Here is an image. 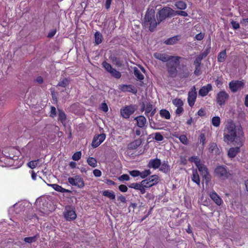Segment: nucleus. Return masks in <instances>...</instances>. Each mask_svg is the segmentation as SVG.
Returning <instances> with one entry per match:
<instances>
[{
	"label": "nucleus",
	"mask_w": 248,
	"mask_h": 248,
	"mask_svg": "<svg viewBox=\"0 0 248 248\" xmlns=\"http://www.w3.org/2000/svg\"><path fill=\"white\" fill-rule=\"evenodd\" d=\"M197 97V92L196 91V88L195 86H193L191 91L188 93L187 101L190 107H192L195 102L196 99Z\"/></svg>",
	"instance_id": "ddd939ff"
},
{
	"label": "nucleus",
	"mask_w": 248,
	"mask_h": 248,
	"mask_svg": "<svg viewBox=\"0 0 248 248\" xmlns=\"http://www.w3.org/2000/svg\"><path fill=\"white\" fill-rule=\"evenodd\" d=\"M58 117H59V120L61 121V122L63 124L66 119V115L64 113V112L60 109H58Z\"/></svg>",
	"instance_id": "7c9ffc66"
},
{
	"label": "nucleus",
	"mask_w": 248,
	"mask_h": 248,
	"mask_svg": "<svg viewBox=\"0 0 248 248\" xmlns=\"http://www.w3.org/2000/svg\"><path fill=\"white\" fill-rule=\"evenodd\" d=\"M159 180L158 176L156 175H153L149 178L142 181V185L146 188H150L158 183Z\"/></svg>",
	"instance_id": "6e6552de"
},
{
	"label": "nucleus",
	"mask_w": 248,
	"mask_h": 248,
	"mask_svg": "<svg viewBox=\"0 0 248 248\" xmlns=\"http://www.w3.org/2000/svg\"><path fill=\"white\" fill-rule=\"evenodd\" d=\"M209 152L211 153H213L214 151L216 153H217V151L218 150V148L217 145L216 143H211L210 144V147L209 148Z\"/></svg>",
	"instance_id": "ea45409f"
},
{
	"label": "nucleus",
	"mask_w": 248,
	"mask_h": 248,
	"mask_svg": "<svg viewBox=\"0 0 248 248\" xmlns=\"http://www.w3.org/2000/svg\"><path fill=\"white\" fill-rule=\"evenodd\" d=\"M109 73L115 78H120L121 77V73L114 68H113Z\"/></svg>",
	"instance_id": "72a5a7b5"
},
{
	"label": "nucleus",
	"mask_w": 248,
	"mask_h": 248,
	"mask_svg": "<svg viewBox=\"0 0 248 248\" xmlns=\"http://www.w3.org/2000/svg\"><path fill=\"white\" fill-rule=\"evenodd\" d=\"M160 170L164 172L167 173L170 170L169 166L167 162H163L162 163H161Z\"/></svg>",
	"instance_id": "bb28decb"
},
{
	"label": "nucleus",
	"mask_w": 248,
	"mask_h": 248,
	"mask_svg": "<svg viewBox=\"0 0 248 248\" xmlns=\"http://www.w3.org/2000/svg\"><path fill=\"white\" fill-rule=\"evenodd\" d=\"M95 43L96 45H99L101 43L103 40V36L102 34L99 32L96 31L94 34Z\"/></svg>",
	"instance_id": "393cba45"
},
{
	"label": "nucleus",
	"mask_w": 248,
	"mask_h": 248,
	"mask_svg": "<svg viewBox=\"0 0 248 248\" xmlns=\"http://www.w3.org/2000/svg\"><path fill=\"white\" fill-rule=\"evenodd\" d=\"M159 23V18L157 21L156 20L155 10L153 9L148 10L144 18V24L146 26H149V30L151 31H154Z\"/></svg>",
	"instance_id": "f03ea898"
},
{
	"label": "nucleus",
	"mask_w": 248,
	"mask_h": 248,
	"mask_svg": "<svg viewBox=\"0 0 248 248\" xmlns=\"http://www.w3.org/2000/svg\"><path fill=\"white\" fill-rule=\"evenodd\" d=\"M155 112L156 109L153 108L152 104L148 103L145 105V114L148 117L149 121L151 120V118H152L155 115Z\"/></svg>",
	"instance_id": "4468645a"
},
{
	"label": "nucleus",
	"mask_w": 248,
	"mask_h": 248,
	"mask_svg": "<svg viewBox=\"0 0 248 248\" xmlns=\"http://www.w3.org/2000/svg\"><path fill=\"white\" fill-rule=\"evenodd\" d=\"M199 171L201 172L203 178L206 179L207 176L208 175L207 169L205 165L201 163L197 166Z\"/></svg>",
	"instance_id": "a211bd4d"
},
{
	"label": "nucleus",
	"mask_w": 248,
	"mask_h": 248,
	"mask_svg": "<svg viewBox=\"0 0 248 248\" xmlns=\"http://www.w3.org/2000/svg\"><path fill=\"white\" fill-rule=\"evenodd\" d=\"M68 181L71 185L79 188H83L85 186L83 179L79 175H76L74 177H69L68 179Z\"/></svg>",
	"instance_id": "0eeeda50"
},
{
	"label": "nucleus",
	"mask_w": 248,
	"mask_h": 248,
	"mask_svg": "<svg viewBox=\"0 0 248 248\" xmlns=\"http://www.w3.org/2000/svg\"><path fill=\"white\" fill-rule=\"evenodd\" d=\"M203 37H204V35L202 33H200L195 36L196 39L198 41H201V40H202Z\"/></svg>",
	"instance_id": "0e129e2a"
},
{
	"label": "nucleus",
	"mask_w": 248,
	"mask_h": 248,
	"mask_svg": "<svg viewBox=\"0 0 248 248\" xmlns=\"http://www.w3.org/2000/svg\"><path fill=\"white\" fill-rule=\"evenodd\" d=\"M210 197L217 205H220L221 204L222 200L215 192H211L210 194Z\"/></svg>",
	"instance_id": "4be33fe9"
},
{
	"label": "nucleus",
	"mask_w": 248,
	"mask_h": 248,
	"mask_svg": "<svg viewBox=\"0 0 248 248\" xmlns=\"http://www.w3.org/2000/svg\"><path fill=\"white\" fill-rule=\"evenodd\" d=\"M129 173L131 176L134 177L140 176V171L137 170L130 171Z\"/></svg>",
	"instance_id": "5fc2aeb1"
},
{
	"label": "nucleus",
	"mask_w": 248,
	"mask_h": 248,
	"mask_svg": "<svg viewBox=\"0 0 248 248\" xmlns=\"http://www.w3.org/2000/svg\"><path fill=\"white\" fill-rule=\"evenodd\" d=\"M102 65L108 73L113 69L111 65L106 62L102 63Z\"/></svg>",
	"instance_id": "37998d69"
},
{
	"label": "nucleus",
	"mask_w": 248,
	"mask_h": 248,
	"mask_svg": "<svg viewBox=\"0 0 248 248\" xmlns=\"http://www.w3.org/2000/svg\"><path fill=\"white\" fill-rule=\"evenodd\" d=\"M174 10L169 7H165L158 12L159 22L170 16H174Z\"/></svg>",
	"instance_id": "39448f33"
},
{
	"label": "nucleus",
	"mask_w": 248,
	"mask_h": 248,
	"mask_svg": "<svg viewBox=\"0 0 248 248\" xmlns=\"http://www.w3.org/2000/svg\"><path fill=\"white\" fill-rule=\"evenodd\" d=\"M145 188H147L144 187L143 185H141L140 186V188L139 189V190L140 191L141 194H143L146 192Z\"/></svg>",
	"instance_id": "338daca9"
},
{
	"label": "nucleus",
	"mask_w": 248,
	"mask_h": 248,
	"mask_svg": "<svg viewBox=\"0 0 248 248\" xmlns=\"http://www.w3.org/2000/svg\"><path fill=\"white\" fill-rule=\"evenodd\" d=\"M176 15L187 16L188 14L186 12L184 11H174V16H175Z\"/></svg>",
	"instance_id": "de8ad7c7"
},
{
	"label": "nucleus",
	"mask_w": 248,
	"mask_h": 248,
	"mask_svg": "<svg viewBox=\"0 0 248 248\" xmlns=\"http://www.w3.org/2000/svg\"><path fill=\"white\" fill-rule=\"evenodd\" d=\"M102 194L103 196L108 197L111 200L115 199V195L112 191H109L108 190H104L103 191Z\"/></svg>",
	"instance_id": "b1692460"
},
{
	"label": "nucleus",
	"mask_w": 248,
	"mask_h": 248,
	"mask_svg": "<svg viewBox=\"0 0 248 248\" xmlns=\"http://www.w3.org/2000/svg\"><path fill=\"white\" fill-rule=\"evenodd\" d=\"M39 160L37 159L36 160L33 161H31L28 163V166L31 169H34L35 168L38 164V163L39 162Z\"/></svg>",
	"instance_id": "a19ab883"
},
{
	"label": "nucleus",
	"mask_w": 248,
	"mask_h": 248,
	"mask_svg": "<svg viewBox=\"0 0 248 248\" xmlns=\"http://www.w3.org/2000/svg\"><path fill=\"white\" fill-rule=\"evenodd\" d=\"M48 186L52 187L54 189L58 192L62 193H70L71 191L62 187L57 184H47Z\"/></svg>",
	"instance_id": "412c9836"
},
{
	"label": "nucleus",
	"mask_w": 248,
	"mask_h": 248,
	"mask_svg": "<svg viewBox=\"0 0 248 248\" xmlns=\"http://www.w3.org/2000/svg\"><path fill=\"white\" fill-rule=\"evenodd\" d=\"M189 161L195 163V164H196V166L201 163L200 160L199 159V158L197 156H192L189 159Z\"/></svg>",
	"instance_id": "49530a36"
},
{
	"label": "nucleus",
	"mask_w": 248,
	"mask_h": 248,
	"mask_svg": "<svg viewBox=\"0 0 248 248\" xmlns=\"http://www.w3.org/2000/svg\"><path fill=\"white\" fill-rule=\"evenodd\" d=\"M155 58L163 62H168L170 60L172 59L173 56H170L166 53H161L155 52L154 54Z\"/></svg>",
	"instance_id": "2eb2a0df"
},
{
	"label": "nucleus",
	"mask_w": 248,
	"mask_h": 248,
	"mask_svg": "<svg viewBox=\"0 0 248 248\" xmlns=\"http://www.w3.org/2000/svg\"><path fill=\"white\" fill-rule=\"evenodd\" d=\"M179 40L178 36H175L173 37L170 38L165 41V43L167 45H173L175 44Z\"/></svg>",
	"instance_id": "a878e982"
},
{
	"label": "nucleus",
	"mask_w": 248,
	"mask_h": 248,
	"mask_svg": "<svg viewBox=\"0 0 248 248\" xmlns=\"http://www.w3.org/2000/svg\"><path fill=\"white\" fill-rule=\"evenodd\" d=\"M173 104L177 107H182L183 106V102L180 99H175L172 100Z\"/></svg>",
	"instance_id": "58836bf2"
},
{
	"label": "nucleus",
	"mask_w": 248,
	"mask_h": 248,
	"mask_svg": "<svg viewBox=\"0 0 248 248\" xmlns=\"http://www.w3.org/2000/svg\"><path fill=\"white\" fill-rule=\"evenodd\" d=\"M118 89L123 92H128L134 93H136L133 86L131 85L121 84L119 85Z\"/></svg>",
	"instance_id": "f3484780"
},
{
	"label": "nucleus",
	"mask_w": 248,
	"mask_h": 248,
	"mask_svg": "<svg viewBox=\"0 0 248 248\" xmlns=\"http://www.w3.org/2000/svg\"><path fill=\"white\" fill-rule=\"evenodd\" d=\"M212 89V86L211 84H208L206 86H204L199 90V94L202 96H206L208 93Z\"/></svg>",
	"instance_id": "dca6fc26"
},
{
	"label": "nucleus",
	"mask_w": 248,
	"mask_h": 248,
	"mask_svg": "<svg viewBox=\"0 0 248 248\" xmlns=\"http://www.w3.org/2000/svg\"><path fill=\"white\" fill-rule=\"evenodd\" d=\"M184 109L182 107H177L175 110V113L176 115H181Z\"/></svg>",
	"instance_id": "680f3d73"
},
{
	"label": "nucleus",
	"mask_w": 248,
	"mask_h": 248,
	"mask_svg": "<svg viewBox=\"0 0 248 248\" xmlns=\"http://www.w3.org/2000/svg\"><path fill=\"white\" fill-rule=\"evenodd\" d=\"M226 58V50H223L220 52L218 55V61L219 62H223Z\"/></svg>",
	"instance_id": "c85d7f7f"
},
{
	"label": "nucleus",
	"mask_w": 248,
	"mask_h": 248,
	"mask_svg": "<svg viewBox=\"0 0 248 248\" xmlns=\"http://www.w3.org/2000/svg\"><path fill=\"white\" fill-rule=\"evenodd\" d=\"M175 6L179 9L185 10L186 8V4L183 1H178L175 3Z\"/></svg>",
	"instance_id": "cd10ccee"
},
{
	"label": "nucleus",
	"mask_w": 248,
	"mask_h": 248,
	"mask_svg": "<svg viewBox=\"0 0 248 248\" xmlns=\"http://www.w3.org/2000/svg\"><path fill=\"white\" fill-rule=\"evenodd\" d=\"M244 86V82L242 81H232L229 83V87L230 90L233 93L237 92L239 90H241Z\"/></svg>",
	"instance_id": "9b49d317"
},
{
	"label": "nucleus",
	"mask_w": 248,
	"mask_h": 248,
	"mask_svg": "<svg viewBox=\"0 0 248 248\" xmlns=\"http://www.w3.org/2000/svg\"><path fill=\"white\" fill-rule=\"evenodd\" d=\"M69 83V81L68 79L64 78L61 80L58 83V85L62 87H66Z\"/></svg>",
	"instance_id": "4c0bfd02"
},
{
	"label": "nucleus",
	"mask_w": 248,
	"mask_h": 248,
	"mask_svg": "<svg viewBox=\"0 0 248 248\" xmlns=\"http://www.w3.org/2000/svg\"><path fill=\"white\" fill-rule=\"evenodd\" d=\"M93 175L97 177H100L102 175L101 171L98 169H95L93 171Z\"/></svg>",
	"instance_id": "bf43d9fd"
},
{
	"label": "nucleus",
	"mask_w": 248,
	"mask_h": 248,
	"mask_svg": "<svg viewBox=\"0 0 248 248\" xmlns=\"http://www.w3.org/2000/svg\"><path fill=\"white\" fill-rule=\"evenodd\" d=\"M118 200L121 201L123 203H125L126 202V198L124 196L121 195L118 197Z\"/></svg>",
	"instance_id": "69168bd1"
},
{
	"label": "nucleus",
	"mask_w": 248,
	"mask_h": 248,
	"mask_svg": "<svg viewBox=\"0 0 248 248\" xmlns=\"http://www.w3.org/2000/svg\"><path fill=\"white\" fill-rule=\"evenodd\" d=\"M137 125L140 128H143L147 123L146 119L143 116H139L135 118Z\"/></svg>",
	"instance_id": "aec40b11"
},
{
	"label": "nucleus",
	"mask_w": 248,
	"mask_h": 248,
	"mask_svg": "<svg viewBox=\"0 0 248 248\" xmlns=\"http://www.w3.org/2000/svg\"><path fill=\"white\" fill-rule=\"evenodd\" d=\"M36 237L35 236L32 237H25L24 239V241L28 243H31L36 241Z\"/></svg>",
	"instance_id": "a18cd8bd"
},
{
	"label": "nucleus",
	"mask_w": 248,
	"mask_h": 248,
	"mask_svg": "<svg viewBox=\"0 0 248 248\" xmlns=\"http://www.w3.org/2000/svg\"><path fill=\"white\" fill-rule=\"evenodd\" d=\"M179 140L183 144L186 145L188 143L187 139L186 136L184 135H181L179 137Z\"/></svg>",
	"instance_id": "8fccbe9b"
},
{
	"label": "nucleus",
	"mask_w": 248,
	"mask_h": 248,
	"mask_svg": "<svg viewBox=\"0 0 248 248\" xmlns=\"http://www.w3.org/2000/svg\"><path fill=\"white\" fill-rule=\"evenodd\" d=\"M229 98V95L226 92L221 91L217 94L216 102L218 105L222 106L225 104Z\"/></svg>",
	"instance_id": "423d86ee"
},
{
	"label": "nucleus",
	"mask_w": 248,
	"mask_h": 248,
	"mask_svg": "<svg viewBox=\"0 0 248 248\" xmlns=\"http://www.w3.org/2000/svg\"><path fill=\"white\" fill-rule=\"evenodd\" d=\"M56 115V109L54 107H51L50 116L54 117Z\"/></svg>",
	"instance_id": "4d7b16f0"
},
{
	"label": "nucleus",
	"mask_w": 248,
	"mask_h": 248,
	"mask_svg": "<svg viewBox=\"0 0 248 248\" xmlns=\"http://www.w3.org/2000/svg\"><path fill=\"white\" fill-rule=\"evenodd\" d=\"M179 56H173L167 63V67L170 77L174 78L177 75V67L180 64Z\"/></svg>",
	"instance_id": "7ed1b4c3"
},
{
	"label": "nucleus",
	"mask_w": 248,
	"mask_h": 248,
	"mask_svg": "<svg viewBox=\"0 0 248 248\" xmlns=\"http://www.w3.org/2000/svg\"><path fill=\"white\" fill-rule=\"evenodd\" d=\"M231 23L232 28L235 30L238 29L240 28L239 24L236 21H232Z\"/></svg>",
	"instance_id": "13d9d810"
},
{
	"label": "nucleus",
	"mask_w": 248,
	"mask_h": 248,
	"mask_svg": "<svg viewBox=\"0 0 248 248\" xmlns=\"http://www.w3.org/2000/svg\"><path fill=\"white\" fill-rule=\"evenodd\" d=\"M129 179V176L127 174H123L119 178V180L120 181H128Z\"/></svg>",
	"instance_id": "6e6d98bb"
},
{
	"label": "nucleus",
	"mask_w": 248,
	"mask_h": 248,
	"mask_svg": "<svg viewBox=\"0 0 248 248\" xmlns=\"http://www.w3.org/2000/svg\"><path fill=\"white\" fill-rule=\"evenodd\" d=\"M212 124L215 127H218L220 124V119L218 116L213 117L212 119Z\"/></svg>",
	"instance_id": "473e14b6"
},
{
	"label": "nucleus",
	"mask_w": 248,
	"mask_h": 248,
	"mask_svg": "<svg viewBox=\"0 0 248 248\" xmlns=\"http://www.w3.org/2000/svg\"><path fill=\"white\" fill-rule=\"evenodd\" d=\"M119 189L123 192H125L127 191V187L124 185H121L119 186Z\"/></svg>",
	"instance_id": "052dcab7"
},
{
	"label": "nucleus",
	"mask_w": 248,
	"mask_h": 248,
	"mask_svg": "<svg viewBox=\"0 0 248 248\" xmlns=\"http://www.w3.org/2000/svg\"><path fill=\"white\" fill-rule=\"evenodd\" d=\"M106 139V135L105 134H101L95 135L93 137L92 142V146L93 148L98 147Z\"/></svg>",
	"instance_id": "f8f14e48"
},
{
	"label": "nucleus",
	"mask_w": 248,
	"mask_h": 248,
	"mask_svg": "<svg viewBox=\"0 0 248 248\" xmlns=\"http://www.w3.org/2000/svg\"><path fill=\"white\" fill-rule=\"evenodd\" d=\"M202 60V58H201L200 57L198 56L194 62V64L195 65V66H201V62Z\"/></svg>",
	"instance_id": "603ef678"
},
{
	"label": "nucleus",
	"mask_w": 248,
	"mask_h": 248,
	"mask_svg": "<svg viewBox=\"0 0 248 248\" xmlns=\"http://www.w3.org/2000/svg\"><path fill=\"white\" fill-rule=\"evenodd\" d=\"M136 108L134 106L130 105L121 109L120 113L121 116L125 118L128 119L131 115L135 112Z\"/></svg>",
	"instance_id": "1a4fd4ad"
},
{
	"label": "nucleus",
	"mask_w": 248,
	"mask_h": 248,
	"mask_svg": "<svg viewBox=\"0 0 248 248\" xmlns=\"http://www.w3.org/2000/svg\"><path fill=\"white\" fill-rule=\"evenodd\" d=\"M134 75L139 80H142L144 78V76L142 74L141 72L137 68H134Z\"/></svg>",
	"instance_id": "f704fd0d"
},
{
	"label": "nucleus",
	"mask_w": 248,
	"mask_h": 248,
	"mask_svg": "<svg viewBox=\"0 0 248 248\" xmlns=\"http://www.w3.org/2000/svg\"><path fill=\"white\" fill-rule=\"evenodd\" d=\"M151 174V171L150 170H146L142 171H140V176L144 179Z\"/></svg>",
	"instance_id": "c9c22d12"
},
{
	"label": "nucleus",
	"mask_w": 248,
	"mask_h": 248,
	"mask_svg": "<svg viewBox=\"0 0 248 248\" xmlns=\"http://www.w3.org/2000/svg\"><path fill=\"white\" fill-rule=\"evenodd\" d=\"M87 161L88 165H90L91 167L95 168L97 166V161L93 157H89L87 159Z\"/></svg>",
	"instance_id": "2f4dec72"
},
{
	"label": "nucleus",
	"mask_w": 248,
	"mask_h": 248,
	"mask_svg": "<svg viewBox=\"0 0 248 248\" xmlns=\"http://www.w3.org/2000/svg\"><path fill=\"white\" fill-rule=\"evenodd\" d=\"M160 115L162 117L166 119H170V115L169 111L166 109H161L160 111Z\"/></svg>",
	"instance_id": "c756f323"
},
{
	"label": "nucleus",
	"mask_w": 248,
	"mask_h": 248,
	"mask_svg": "<svg viewBox=\"0 0 248 248\" xmlns=\"http://www.w3.org/2000/svg\"><path fill=\"white\" fill-rule=\"evenodd\" d=\"M210 47L206 48L203 52H202L200 55H198L201 58L203 59L205 58L208 54L210 53Z\"/></svg>",
	"instance_id": "e433bc0d"
},
{
	"label": "nucleus",
	"mask_w": 248,
	"mask_h": 248,
	"mask_svg": "<svg viewBox=\"0 0 248 248\" xmlns=\"http://www.w3.org/2000/svg\"><path fill=\"white\" fill-rule=\"evenodd\" d=\"M200 142L202 144L203 148L205 144V137L203 133H201L200 135Z\"/></svg>",
	"instance_id": "09e8293b"
},
{
	"label": "nucleus",
	"mask_w": 248,
	"mask_h": 248,
	"mask_svg": "<svg viewBox=\"0 0 248 248\" xmlns=\"http://www.w3.org/2000/svg\"><path fill=\"white\" fill-rule=\"evenodd\" d=\"M142 181L140 183H132L129 185V187L134 188L136 190H139V188H140V186L142 185Z\"/></svg>",
	"instance_id": "c03bdc74"
},
{
	"label": "nucleus",
	"mask_w": 248,
	"mask_h": 248,
	"mask_svg": "<svg viewBox=\"0 0 248 248\" xmlns=\"http://www.w3.org/2000/svg\"><path fill=\"white\" fill-rule=\"evenodd\" d=\"M215 176L222 180H225L229 178L230 173L227 170V167L224 166H217L214 170Z\"/></svg>",
	"instance_id": "20e7f679"
},
{
	"label": "nucleus",
	"mask_w": 248,
	"mask_h": 248,
	"mask_svg": "<svg viewBox=\"0 0 248 248\" xmlns=\"http://www.w3.org/2000/svg\"><path fill=\"white\" fill-rule=\"evenodd\" d=\"M81 155L82 154L80 151L77 152L72 155V158L75 161H78L80 159Z\"/></svg>",
	"instance_id": "79ce46f5"
},
{
	"label": "nucleus",
	"mask_w": 248,
	"mask_h": 248,
	"mask_svg": "<svg viewBox=\"0 0 248 248\" xmlns=\"http://www.w3.org/2000/svg\"><path fill=\"white\" fill-rule=\"evenodd\" d=\"M161 165V160L159 159L155 158L151 159L148 163V167L150 168L156 169L159 168Z\"/></svg>",
	"instance_id": "6ab92c4d"
},
{
	"label": "nucleus",
	"mask_w": 248,
	"mask_h": 248,
	"mask_svg": "<svg viewBox=\"0 0 248 248\" xmlns=\"http://www.w3.org/2000/svg\"><path fill=\"white\" fill-rule=\"evenodd\" d=\"M100 109L105 112L108 111V107L106 103H102L100 106Z\"/></svg>",
	"instance_id": "864d4df0"
},
{
	"label": "nucleus",
	"mask_w": 248,
	"mask_h": 248,
	"mask_svg": "<svg viewBox=\"0 0 248 248\" xmlns=\"http://www.w3.org/2000/svg\"><path fill=\"white\" fill-rule=\"evenodd\" d=\"M63 215L67 221L74 220L77 217L75 210L70 206L65 207Z\"/></svg>",
	"instance_id": "9d476101"
},
{
	"label": "nucleus",
	"mask_w": 248,
	"mask_h": 248,
	"mask_svg": "<svg viewBox=\"0 0 248 248\" xmlns=\"http://www.w3.org/2000/svg\"><path fill=\"white\" fill-rule=\"evenodd\" d=\"M194 73L196 76H199L201 74V66H195V69Z\"/></svg>",
	"instance_id": "e2e57ef3"
},
{
	"label": "nucleus",
	"mask_w": 248,
	"mask_h": 248,
	"mask_svg": "<svg viewBox=\"0 0 248 248\" xmlns=\"http://www.w3.org/2000/svg\"><path fill=\"white\" fill-rule=\"evenodd\" d=\"M111 0H106L105 3V6L106 9H108L110 8Z\"/></svg>",
	"instance_id": "774afa93"
},
{
	"label": "nucleus",
	"mask_w": 248,
	"mask_h": 248,
	"mask_svg": "<svg viewBox=\"0 0 248 248\" xmlns=\"http://www.w3.org/2000/svg\"><path fill=\"white\" fill-rule=\"evenodd\" d=\"M154 139L156 141H160L163 140V137L160 133H156L155 134Z\"/></svg>",
	"instance_id": "3c124183"
},
{
	"label": "nucleus",
	"mask_w": 248,
	"mask_h": 248,
	"mask_svg": "<svg viewBox=\"0 0 248 248\" xmlns=\"http://www.w3.org/2000/svg\"><path fill=\"white\" fill-rule=\"evenodd\" d=\"M191 179L193 182L197 184L198 185H200V180L198 172L196 170H193L192 172V176L191 177Z\"/></svg>",
	"instance_id": "5701e85b"
},
{
	"label": "nucleus",
	"mask_w": 248,
	"mask_h": 248,
	"mask_svg": "<svg viewBox=\"0 0 248 248\" xmlns=\"http://www.w3.org/2000/svg\"><path fill=\"white\" fill-rule=\"evenodd\" d=\"M223 140L227 144L234 143L236 147H231L227 152V155L231 159L236 156L240 152V148L244 145L245 137L243 128L241 125L236 126L232 120L226 122L223 133Z\"/></svg>",
	"instance_id": "f257e3e1"
}]
</instances>
